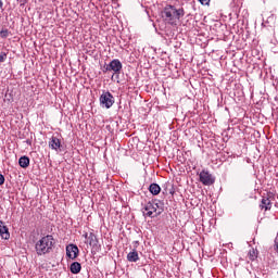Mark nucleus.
Returning <instances> with one entry per match:
<instances>
[{
    "instance_id": "obj_17",
    "label": "nucleus",
    "mask_w": 278,
    "mask_h": 278,
    "mask_svg": "<svg viewBox=\"0 0 278 278\" xmlns=\"http://www.w3.org/2000/svg\"><path fill=\"white\" fill-rule=\"evenodd\" d=\"M0 36L1 38H8V36H10V30L8 29L0 30Z\"/></svg>"
},
{
    "instance_id": "obj_6",
    "label": "nucleus",
    "mask_w": 278,
    "mask_h": 278,
    "mask_svg": "<svg viewBox=\"0 0 278 278\" xmlns=\"http://www.w3.org/2000/svg\"><path fill=\"white\" fill-rule=\"evenodd\" d=\"M87 242L92 248V251L97 253H101V243H99V239L96 233L90 232Z\"/></svg>"
},
{
    "instance_id": "obj_11",
    "label": "nucleus",
    "mask_w": 278,
    "mask_h": 278,
    "mask_svg": "<svg viewBox=\"0 0 278 278\" xmlns=\"http://www.w3.org/2000/svg\"><path fill=\"white\" fill-rule=\"evenodd\" d=\"M261 210H265V212H268V210H271L273 203L270 202V199L263 198L260 204Z\"/></svg>"
},
{
    "instance_id": "obj_2",
    "label": "nucleus",
    "mask_w": 278,
    "mask_h": 278,
    "mask_svg": "<svg viewBox=\"0 0 278 278\" xmlns=\"http://www.w3.org/2000/svg\"><path fill=\"white\" fill-rule=\"evenodd\" d=\"M53 244H55L53 236L47 235L42 237L35 245L37 255H47V253L53 251Z\"/></svg>"
},
{
    "instance_id": "obj_15",
    "label": "nucleus",
    "mask_w": 278,
    "mask_h": 278,
    "mask_svg": "<svg viewBox=\"0 0 278 278\" xmlns=\"http://www.w3.org/2000/svg\"><path fill=\"white\" fill-rule=\"evenodd\" d=\"M127 260L129 262H138V260H140V256H138V251L134 250L132 252H129L127 254Z\"/></svg>"
},
{
    "instance_id": "obj_18",
    "label": "nucleus",
    "mask_w": 278,
    "mask_h": 278,
    "mask_svg": "<svg viewBox=\"0 0 278 278\" xmlns=\"http://www.w3.org/2000/svg\"><path fill=\"white\" fill-rule=\"evenodd\" d=\"M5 60H8V54L5 52H1L0 53V62H4Z\"/></svg>"
},
{
    "instance_id": "obj_21",
    "label": "nucleus",
    "mask_w": 278,
    "mask_h": 278,
    "mask_svg": "<svg viewBox=\"0 0 278 278\" xmlns=\"http://www.w3.org/2000/svg\"><path fill=\"white\" fill-rule=\"evenodd\" d=\"M0 10H3V1L0 0Z\"/></svg>"
},
{
    "instance_id": "obj_12",
    "label": "nucleus",
    "mask_w": 278,
    "mask_h": 278,
    "mask_svg": "<svg viewBox=\"0 0 278 278\" xmlns=\"http://www.w3.org/2000/svg\"><path fill=\"white\" fill-rule=\"evenodd\" d=\"M70 270L72 275H79V273H81V264L79 262L72 263Z\"/></svg>"
},
{
    "instance_id": "obj_9",
    "label": "nucleus",
    "mask_w": 278,
    "mask_h": 278,
    "mask_svg": "<svg viewBox=\"0 0 278 278\" xmlns=\"http://www.w3.org/2000/svg\"><path fill=\"white\" fill-rule=\"evenodd\" d=\"M49 147L52 151H62V141L58 137L52 136L49 140Z\"/></svg>"
},
{
    "instance_id": "obj_20",
    "label": "nucleus",
    "mask_w": 278,
    "mask_h": 278,
    "mask_svg": "<svg viewBox=\"0 0 278 278\" xmlns=\"http://www.w3.org/2000/svg\"><path fill=\"white\" fill-rule=\"evenodd\" d=\"M3 184H5V177L0 174V186H3Z\"/></svg>"
},
{
    "instance_id": "obj_3",
    "label": "nucleus",
    "mask_w": 278,
    "mask_h": 278,
    "mask_svg": "<svg viewBox=\"0 0 278 278\" xmlns=\"http://www.w3.org/2000/svg\"><path fill=\"white\" fill-rule=\"evenodd\" d=\"M141 212L146 218H157L164 212V206L149 201L142 204Z\"/></svg>"
},
{
    "instance_id": "obj_4",
    "label": "nucleus",
    "mask_w": 278,
    "mask_h": 278,
    "mask_svg": "<svg viewBox=\"0 0 278 278\" xmlns=\"http://www.w3.org/2000/svg\"><path fill=\"white\" fill-rule=\"evenodd\" d=\"M114 96L110 91H103L100 96V105L110 110L114 105Z\"/></svg>"
},
{
    "instance_id": "obj_8",
    "label": "nucleus",
    "mask_w": 278,
    "mask_h": 278,
    "mask_svg": "<svg viewBox=\"0 0 278 278\" xmlns=\"http://www.w3.org/2000/svg\"><path fill=\"white\" fill-rule=\"evenodd\" d=\"M66 255L70 260H77V256L79 255V248L75 244H68L66 247Z\"/></svg>"
},
{
    "instance_id": "obj_22",
    "label": "nucleus",
    "mask_w": 278,
    "mask_h": 278,
    "mask_svg": "<svg viewBox=\"0 0 278 278\" xmlns=\"http://www.w3.org/2000/svg\"><path fill=\"white\" fill-rule=\"evenodd\" d=\"M84 236H85L86 240L88 241V238L90 235H88V232H86Z\"/></svg>"
},
{
    "instance_id": "obj_10",
    "label": "nucleus",
    "mask_w": 278,
    "mask_h": 278,
    "mask_svg": "<svg viewBox=\"0 0 278 278\" xmlns=\"http://www.w3.org/2000/svg\"><path fill=\"white\" fill-rule=\"evenodd\" d=\"M0 237L2 240H8L10 238V229L5 226L3 220H0Z\"/></svg>"
},
{
    "instance_id": "obj_13",
    "label": "nucleus",
    "mask_w": 278,
    "mask_h": 278,
    "mask_svg": "<svg viewBox=\"0 0 278 278\" xmlns=\"http://www.w3.org/2000/svg\"><path fill=\"white\" fill-rule=\"evenodd\" d=\"M149 192L153 194V197H157V194L162 192V188L160 187V185L153 182L149 186Z\"/></svg>"
},
{
    "instance_id": "obj_1",
    "label": "nucleus",
    "mask_w": 278,
    "mask_h": 278,
    "mask_svg": "<svg viewBox=\"0 0 278 278\" xmlns=\"http://www.w3.org/2000/svg\"><path fill=\"white\" fill-rule=\"evenodd\" d=\"M161 14L162 18L169 23V25H175L181 16H185L186 11H184V8L177 9L174 5H166Z\"/></svg>"
},
{
    "instance_id": "obj_7",
    "label": "nucleus",
    "mask_w": 278,
    "mask_h": 278,
    "mask_svg": "<svg viewBox=\"0 0 278 278\" xmlns=\"http://www.w3.org/2000/svg\"><path fill=\"white\" fill-rule=\"evenodd\" d=\"M200 181L201 184H203V186H212V184H214L216 179L214 178V176H212V174H210V172L202 170L200 173Z\"/></svg>"
},
{
    "instance_id": "obj_16",
    "label": "nucleus",
    "mask_w": 278,
    "mask_h": 278,
    "mask_svg": "<svg viewBox=\"0 0 278 278\" xmlns=\"http://www.w3.org/2000/svg\"><path fill=\"white\" fill-rule=\"evenodd\" d=\"M248 257H249V260H250L251 262H255V260H257V250H255V249L252 248V249L249 251Z\"/></svg>"
},
{
    "instance_id": "obj_5",
    "label": "nucleus",
    "mask_w": 278,
    "mask_h": 278,
    "mask_svg": "<svg viewBox=\"0 0 278 278\" xmlns=\"http://www.w3.org/2000/svg\"><path fill=\"white\" fill-rule=\"evenodd\" d=\"M105 71H113L114 75H121V71H123V63H121V60L118 59L112 60L110 64L105 66Z\"/></svg>"
},
{
    "instance_id": "obj_19",
    "label": "nucleus",
    "mask_w": 278,
    "mask_h": 278,
    "mask_svg": "<svg viewBox=\"0 0 278 278\" xmlns=\"http://www.w3.org/2000/svg\"><path fill=\"white\" fill-rule=\"evenodd\" d=\"M202 5H210V0H198Z\"/></svg>"
},
{
    "instance_id": "obj_14",
    "label": "nucleus",
    "mask_w": 278,
    "mask_h": 278,
    "mask_svg": "<svg viewBox=\"0 0 278 278\" xmlns=\"http://www.w3.org/2000/svg\"><path fill=\"white\" fill-rule=\"evenodd\" d=\"M29 159L28 156H21L18 160V165L21 166V168H27L29 166Z\"/></svg>"
}]
</instances>
